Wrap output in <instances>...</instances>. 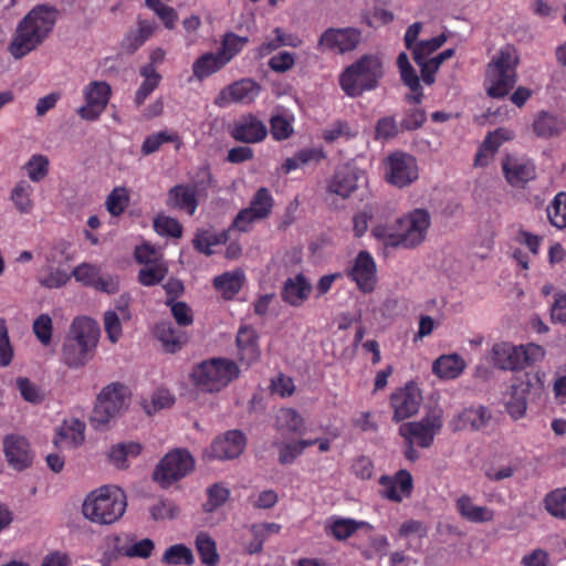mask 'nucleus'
Returning a JSON list of instances; mask_svg holds the SVG:
<instances>
[{
	"instance_id": "f257e3e1",
	"label": "nucleus",
	"mask_w": 566,
	"mask_h": 566,
	"mask_svg": "<svg viewBox=\"0 0 566 566\" xmlns=\"http://www.w3.org/2000/svg\"><path fill=\"white\" fill-rule=\"evenodd\" d=\"M57 19V10L48 4L34 7L17 25L9 52L21 59L35 50L52 32Z\"/></svg>"
},
{
	"instance_id": "f03ea898",
	"label": "nucleus",
	"mask_w": 566,
	"mask_h": 566,
	"mask_svg": "<svg viewBox=\"0 0 566 566\" xmlns=\"http://www.w3.org/2000/svg\"><path fill=\"white\" fill-rule=\"evenodd\" d=\"M126 506V495L120 488L103 485L86 494L81 512L92 524L106 526L119 521Z\"/></svg>"
},
{
	"instance_id": "7ed1b4c3",
	"label": "nucleus",
	"mask_w": 566,
	"mask_h": 566,
	"mask_svg": "<svg viewBox=\"0 0 566 566\" xmlns=\"http://www.w3.org/2000/svg\"><path fill=\"white\" fill-rule=\"evenodd\" d=\"M240 376L238 364L226 357H212L192 366L189 380L199 394L217 395Z\"/></svg>"
},
{
	"instance_id": "20e7f679",
	"label": "nucleus",
	"mask_w": 566,
	"mask_h": 566,
	"mask_svg": "<svg viewBox=\"0 0 566 566\" xmlns=\"http://www.w3.org/2000/svg\"><path fill=\"white\" fill-rule=\"evenodd\" d=\"M518 54L514 46L505 45L495 54L486 67L485 91L489 96L501 98L509 94L516 82Z\"/></svg>"
},
{
	"instance_id": "39448f33",
	"label": "nucleus",
	"mask_w": 566,
	"mask_h": 566,
	"mask_svg": "<svg viewBox=\"0 0 566 566\" xmlns=\"http://www.w3.org/2000/svg\"><path fill=\"white\" fill-rule=\"evenodd\" d=\"M491 363L501 370L521 371L542 363L546 350L536 343L515 345L509 342L495 343L491 348Z\"/></svg>"
},
{
	"instance_id": "423d86ee",
	"label": "nucleus",
	"mask_w": 566,
	"mask_h": 566,
	"mask_svg": "<svg viewBox=\"0 0 566 566\" xmlns=\"http://www.w3.org/2000/svg\"><path fill=\"white\" fill-rule=\"evenodd\" d=\"M384 75L382 62L377 55H364L339 75V85L349 97L360 96L377 87Z\"/></svg>"
},
{
	"instance_id": "0eeeda50",
	"label": "nucleus",
	"mask_w": 566,
	"mask_h": 566,
	"mask_svg": "<svg viewBox=\"0 0 566 566\" xmlns=\"http://www.w3.org/2000/svg\"><path fill=\"white\" fill-rule=\"evenodd\" d=\"M130 397L129 388L122 382H112L105 386L97 396L91 417L92 424L96 429L108 424L128 408Z\"/></svg>"
},
{
	"instance_id": "6e6552de",
	"label": "nucleus",
	"mask_w": 566,
	"mask_h": 566,
	"mask_svg": "<svg viewBox=\"0 0 566 566\" xmlns=\"http://www.w3.org/2000/svg\"><path fill=\"white\" fill-rule=\"evenodd\" d=\"M193 469L192 455L186 449H175L158 462L153 478L161 488H168L188 475Z\"/></svg>"
},
{
	"instance_id": "1a4fd4ad",
	"label": "nucleus",
	"mask_w": 566,
	"mask_h": 566,
	"mask_svg": "<svg viewBox=\"0 0 566 566\" xmlns=\"http://www.w3.org/2000/svg\"><path fill=\"white\" fill-rule=\"evenodd\" d=\"M384 179L396 188L412 185L419 178V166L416 157L403 151H394L382 161Z\"/></svg>"
},
{
	"instance_id": "9d476101",
	"label": "nucleus",
	"mask_w": 566,
	"mask_h": 566,
	"mask_svg": "<svg viewBox=\"0 0 566 566\" xmlns=\"http://www.w3.org/2000/svg\"><path fill=\"white\" fill-rule=\"evenodd\" d=\"M443 427V413L440 409L428 412L418 421L403 423L399 427V434L408 443H416L421 448L432 444L434 437L440 433Z\"/></svg>"
},
{
	"instance_id": "9b49d317",
	"label": "nucleus",
	"mask_w": 566,
	"mask_h": 566,
	"mask_svg": "<svg viewBox=\"0 0 566 566\" xmlns=\"http://www.w3.org/2000/svg\"><path fill=\"white\" fill-rule=\"evenodd\" d=\"M274 206V198L270 190L261 187L251 198L249 206L239 211L232 227L241 232H247L252 224L270 217Z\"/></svg>"
},
{
	"instance_id": "f8f14e48",
	"label": "nucleus",
	"mask_w": 566,
	"mask_h": 566,
	"mask_svg": "<svg viewBox=\"0 0 566 566\" xmlns=\"http://www.w3.org/2000/svg\"><path fill=\"white\" fill-rule=\"evenodd\" d=\"M430 224V214L424 209H413L398 218L402 248L413 249L420 245L426 240Z\"/></svg>"
},
{
	"instance_id": "ddd939ff",
	"label": "nucleus",
	"mask_w": 566,
	"mask_h": 566,
	"mask_svg": "<svg viewBox=\"0 0 566 566\" xmlns=\"http://www.w3.org/2000/svg\"><path fill=\"white\" fill-rule=\"evenodd\" d=\"M112 95V88L105 81H92L83 87L85 104L77 109L82 119L96 120L105 111Z\"/></svg>"
},
{
	"instance_id": "4468645a",
	"label": "nucleus",
	"mask_w": 566,
	"mask_h": 566,
	"mask_svg": "<svg viewBox=\"0 0 566 566\" xmlns=\"http://www.w3.org/2000/svg\"><path fill=\"white\" fill-rule=\"evenodd\" d=\"M361 41V31L357 28H329L318 40L321 51L345 54L354 51Z\"/></svg>"
},
{
	"instance_id": "2eb2a0df",
	"label": "nucleus",
	"mask_w": 566,
	"mask_h": 566,
	"mask_svg": "<svg viewBox=\"0 0 566 566\" xmlns=\"http://www.w3.org/2000/svg\"><path fill=\"white\" fill-rule=\"evenodd\" d=\"M261 86L252 78H242L222 88L214 98V105L227 107L231 104L248 105L260 95Z\"/></svg>"
},
{
	"instance_id": "dca6fc26",
	"label": "nucleus",
	"mask_w": 566,
	"mask_h": 566,
	"mask_svg": "<svg viewBox=\"0 0 566 566\" xmlns=\"http://www.w3.org/2000/svg\"><path fill=\"white\" fill-rule=\"evenodd\" d=\"M346 273L355 282L359 291L370 293L375 290L377 284V266L369 252L360 251Z\"/></svg>"
},
{
	"instance_id": "f3484780",
	"label": "nucleus",
	"mask_w": 566,
	"mask_h": 566,
	"mask_svg": "<svg viewBox=\"0 0 566 566\" xmlns=\"http://www.w3.org/2000/svg\"><path fill=\"white\" fill-rule=\"evenodd\" d=\"M533 388V378L530 374L515 377L505 394V409L514 420L525 416L527 409V395Z\"/></svg>"
},
{
	"instance_id": "a211bd4d",
	"label": "nucleus",
	"mask_w": 566,
	"mask_h": 566,
	"mask_svg": "<svg viewBox=\"0 0 566 566\" xmlns=\"http://www.w3.org/2000/svg\"><path fill=\"white\" fill-rule=\"evenodd\" d=\"M74 279L85 286L114 294L118 291L119 281L115 275H101V269L92 263H81L72 271Z\"/></svg>"
},
{
	"instance_id": "6ab92c4d",
	"label": "nucleus",
	"mask_w": 566,
	"mask_h": 566,
	"mask_svg": "<svg viewBox=\"0 0 566 566\" xmlns=\"http://www.w3.org/2000/svg\"><path fill=\"white\" fill-rule=\"evenodd\" d=\"M421 400V394L415 385H406L395 390L390 395V407L394 412L392 420L400 422L417 413Z\"/></svg>"
},
{
	"instance_id": "aec40b11",
	"label": "nucleus",
	"mask_w": 566,
	"mask_h": 566,
	"mask_svg": "<svg viewBox=\"0 0 566 566\" xmlns=\"http://www.w3.org/2000/svg\"><path fill=\"white\" fill-rule=\"evenodd\" d=\"M245 448V438L241 431L230 430L217 437L203 452L207 459L228 460L239 457Z\"/></svg>"
},
{
	"instance_id": "412c9836",
	"label": "nucleus",
	"mask_w": 566,
	"mask_h": 566,
	"mask_svg": "<svg viewBox=\"0 0 566 566\" xmlns=\"http://www.w3.org/2000/svg\"><path fill=\"white\" fill-rule=\"evenodd\" d=\"M505 180L514 188H523L536 177V167L525 157L506 156L502 163Z\"/></svg>"
},
{
	"instance_id": "4be33fe9",
	"label": "nucleus",
	"mask_w": 566,
	"mask_h": 566,
	"mask_svg": "<svg viewBox=\"0 0 566 566\" xmlns=\"http://www.w3.org/2000/svg\"><path fill=\"white\" fill-rule=\"evenodd\" d=\"M379 485L380 496L396 503L409 497L413 488L412 476L407 470H399L395 475H381Z\"/></svg>"
},
{
	"instance_id": "5701e85b",
	"label": "nucleus",
	"mask_w": 566,
	"mask_h": 566,
	"mask_svg": "<svg viewBox=\"0 0 566 566\" xmlns=\"http://www.w3.org/2000/svg\"><path fill=\"white\" fill-rule=\"evenodd\" d=\"M363 180H365L364 170L355 165L345 164L336 169L328 184V191L342 198H347L357 189Z\"/></svg>"
},
{
	"instance_id": "b1692460",
	"label": "nucleus",
	"mask_w": 566,
	"mask_h": 566,
	"mask_svg": "<svg viewBox=\"0 0 566 566\" xmlns=\"http://www.w3.org/2000/svg\"><path fill=\"white\" fill-rule=\"evenodd\" d=\"M8 463L15 470H24L32 463V452L28 440L20 436H8L3 441Z\"/></svg>"
},
{
	"instance_id": "393cba45",
	"label": "nucleus",
	"mask_w": 566,
	"mask_h": 566,
	"mask_svg": "<svg viewBox=\"0 0 566 566\" xmlns=\"http://www.w3.org/2000/svg\"><path fill=\"white\" fill-rule=\"evenodd\" d=\"M491 419V412L483 406L470 407L455 415L450 421L449 427L453 432L463 430H480L484 428Z\"/></svg>"
},
{
	"instance_id": "a878e982",
	"label": "nucleus",
	"mask_w": 566,
	"mask_h": 566,
	"mask_svg": "<svg viewBox=\"0 0 566 566\" xmlns=\"http://www.w3.org/2000/svg\"><path fill=\"white\" fill-rule=\"evenodd\" d=\"M514 132L506 128L500 127L494 132L489 133L482 145L480 146L475 158L474 166L475 167H485L490 164L493 156L496 154L499 148L506 142H510L514 138Z\"/></svg>"
},
{
	"instance_id": "bb28decb",
	"label": "nucleus",
	"mask_w": 566,
	"mask_h": 566,
	"mask_svg": "<svg viewBox=\"0 0 566 566\" xmlns=\"http://www.w3.org/2000/svg\"><path fill=\"white\" fill-rule=\"evenodd\" d=\"M268 129L262 120L253 115H247L239 118L231 130L235 140L253 144L263 140L266 137Z\"/></svg>"
},
{
	"instance_id": "cd10ccee",
	"label": "nucleus",
	"mask_w": 566,
	"mask_h": 566,
	"mask_svg": "<svg viewBox=\"0 0 566 566\" xmlns=\"http://www.w3.org/2000/svg\"><path fill=\"white\" fill-rule=\"evenodd\" d=\"M66 337L95 350L99 338V327L94 319L80 316L73 319Z\"/></svg>"
},
{
	"instance_id": "c85d7f7f",
	"label": "nucleus",
	"mask_w": 566,
	"mask_h": 566,
	"mask_svg": "<svg viewBox=\"0 0 566 566\" xmlns=\"http://www.w3.org/2000/svg\"><path fill=\"white\" fill-rule=\"evenodd\" d=\"M281 530V524L274 522L252 524L248 530V537L242 538L243 551L249 555L261 553L264 542L269 537L277 535Z\"/></svg>"
},
{
	"instance_id": "c756f323",
	"label": "nucleus",
	"mask_w": 566,
	"mask_h": 566,
	"mask_svg": "<svg viewBox=\"0 0 566 566\" xmlns=\"http://www.w3.org/2000/svg\"><path fill=\"white\" fill-rule=\"evenodd\" d=\"M371 532L374 526L365 521L333 515L326 520L325 532L337 541H345L357 531Z\"/></svg>"
},
{
	"instance_id": "7c9ffc66",
	"label": "nucleus",
	"mask_w": 566,
	"mask_h": 566,
	"mask_svg": "<svg viewBox=\"0 0 566 566\" xmlns=\"http://www.w3.org/2000/svg\"><path fill=\"white\" fill-rule=\"evenodd\" d=\"M84 440L85 423L77 418H69L56 428L53 441L60 448H75Z\"/></svg>"
},
{
	"instance_id": "2f4dec72",
	"label": "nucleus",
	"mask_w": 566,
	"mask_h": 566,
	"mask_svg": "<svg viewBox=\"0 0 566 566\" xmlns=\"http://www.w3.org/2000/svg\"><path fill=\"white\" fill-rule=\"evenodd\" d=\"M312 292V285L303 274H296L285 280L281 297L291 306H301Z\"/></svg>"
},
{
	"instance_id": "473e14b6",
	"label": "nucleus",
	"mask_w": 566,
	"mask_h": 566,
	"mask_svg": "<svg viewBox=\"0 0 566 566\" xmlns=\"http://www.w3.org/2000/svg\"><path fill=\"white\" fill-rule=\"evenodd\" d=\"M69 245L65 242L57 243L51 253L46 256L48 273L40 277V284L49 289H57L63 286L70 280V275L61 269H54V263H60L57 254H66Z\"/></svg>"
},
{
	"instance_id": "72a5a7b5",
	"label": "nucleus",
	"mask_w": 566,
	"mask_h": 566,
	"mask_svg": "<svg viewBox=\"0 0 566 566\" xmlns=\"http://www.w3.org/2000/svg\"><path fill=\"white\" fill-rule=\"evenodd\" d=\"M166 205L172 209L185 211L189 216L195 214L198 207L196 187L188 185L172 187L168 191Z\"/></svg>"
},
{
	"instance_id": "f704fd0d",
	"label": "nucleus",
	"mask_w": 566,
	"mask_h": 566,
	"mask_svg": "<svg viewBox=\"0 0 566 566\" xmlns=\"http://www.w3.org/2000/svg\"><path fill=\"white\" fill-rule=\"evenodd\" d=\"M258 333L249 326H242L237 335V346L239 358L247 365L259 360L261 352L258 345Z\"/></svg>"
},
{
	"instance_id": "c9c22d12",
	"label": "nucleus",
	"mask_w": 566,
	"mask_h": 566,
	"mask_svg": "<svg viewBox=\"0 0 566 566\" xmlns=\"http://www.w3.org/2000/svg\"><path fill=\"white\" fill-rule=\"evenodd\" d=\"M460 516L471 523H488L493 521L494 511L485 505H476L472 497L463 494L455 501Z\"/></svg>"
},
{
	"instance_id": "e433bc0d",
	"label": "nucleus",
	"mask_w": 566,
	"mask_h": 566,
	"mask_svg": "<svg viewBox=\"0 0 566 566\" xmlns=\"http://www.w3.org/2000/svg\"><path fill=\"white\" fill-rule=\"evenodd\" d=\"M464 359L455 353L441 355L432 364V373L440 379H455L465 369Z\"/></svg>"
},
{
	"instance_id": "4c0bfd02",
	"label": "nucleus",
	"mask_w": 566,
	"mask_h": 566,
	"mask_svg": "<svg viewBox=\"0 0 566 566\" xmlns=\"http://www.w3.org/2000/svg\"><path fill=\"white\" fill-rule=\"evenodd\" d=\"M359 134V128L356 123H352L344 119H336L329 123L321 133V138L332 144L337 140H352Z\"/></svg>"
},
{
	"instance_id": "58836bf2",
	"label": "nucleus",
	"mask_w": 566,
	"mask_h": 566,
	"mask_svg": "<svg viewBox=\"0 0 566 566\" xmlns=\"http://www.w3.org/2000/svg\"><path fill=\"white\" fill-rule=\"evenodd\" d=\"M534 133L542 138H551L566 129V122L548 112H539L533 123Z\"/></svg>"
},
{
	"instance_id": "ea45409f",
	"label": "nucleus",
	"mask_w": 566,
	"mask_h": 566,
	"mask_svg": "<svg viewBox=\"0 0 566 566\" xmlns=\"http://www.w3.org/2000/svg\"><path fill=\"white\" fill-rule=\"evenodd\" d=\"M93 354V349L65 337L62 347V360L69 367L80 368L84 366L92 358Z\"/></svg>"
},
{
	"instance_id": "a19ab883",
	"label": "nucleus",
	"mask_w": 566,
	"mask_h": 566,
	"mask_svg": "<svg viewBox=\"0 0 566 566\" xmlns=\"http://www.w3.org/2000/svg\"><path fill=\"white\" fill-rule=\"evenodd\" d=\"M244 273L242 270L235 269L233 271L224 272L223 274L216 276L213 285L223 297L232 298L242 287L244 282Z\"/></svg>"
},
{
	"instance_id": "79ce46f5",
	"label": "nucleus",
	"mask_w": 566,
	"mask_h": 566,
	"mask_svg": "<svg viewBox=\"0 0 566 566\" xmlns=\"http://www.w3.org/2000/svg\"><path fill=\"white\" fill-rule=\"evenodd\" d=\"M142 452V446L138 442L128 441L113 446L108 451L109 462L118 469H125L128 461L138 457Z\"/></svg>"
},
{
	"instance_id": "37998d69",
	"label": "nucleus",
	"mask_w": 566,
	"mask_h": 566,
	"mask_svg": "<svg viewBox=\"0 0 566 566\" xmlns=\"http://www.w3.org/2000/svg\"><path fill=\"white\" fill-rule=\"evenodd\" d=\"M223 66L226 64L217 52H208L195 60L192 63V74L197 80L202 81L220 71Z\"/></svg>"
},
{
	"instance_id": "c03bdc74",
	"label": "nucleus",
	"mask_w": 566,
	"mask_h": 566,
	"mask_svg": "<svg viewBox=\"0 0 566 566\" xmlns=\"http://www.w3.org/2000/svg\"><path fill=\"white\" fill-rule=\"evenodd\" d=\"M143 76V82L136 91L134 102L137 106H140L146 98L158 87L161 75L156 71L153 65H144L139 70Z\"/></svg>"
},
{
	"instance_id": "a18cd8bd",
	"label": "nucleus",
	"mask_w": 566,
	"mask_h": 566,
	"mask_svg": "<svg viewBox=\"0 0 566 566\" xmlns=\"http://www.w3.org/2000/svg\"><path fill=\"white\" fill-rule=\"evenodd\" d=\"M275 426L282 433H303L304 419L292 408H282L276 412Z\"/></svg>"
},
{
	"instance_id": "49530a36",
	"label": "nucleus",
	"mask_w": 566,
	"mask_h": 566,
	"mask_svg": "<svg viewBox=\"0 0 566 566\" xmlns=\"http://www.w3.org/2000/svg\"><path fill=\"white\" fill-rule=\"evenodd\" d=\"M371 235L385 248H402L399 239L398 219L394 222L378 223L371 229Z\"/></svg>"
},
{
	"instance_id": "de8ad7c7",
	"label": "nucleus",
	"mask_w": 566,
	"mask_h": 566,
	"mask_svg": "<svg viewBox=\"0 0 566 566\" xmlns=\"http://www.w3.org/2000/svg\"><path fill=\"white\" fill-rule=\"evenodd\" d=\"M272 36H266L264 42L256 49V56L262 59L281 46H297V40L291 34L283 32L281 28H275Z\"/></svg>"
},
{
	"instance_id": "09e8293b",
	"label": "nucleus",
	"mask_w": 566,
	"mask_h": 566,
	"mask_svg": "<svg viewBox=\"0 0 566 566\" xmlns=\"http://www.w3.org/2000/svg\"><path fill=\"white\" fill-rule=\"evenodd\" d=\"M33 187L25 180L19 181L12 189L10 199L20 213H30L33 209Z\"/></svg>"
},
{
	"instance_id": "8fccbe9b",
	"label": "nucleus",
	"mask_w": 566,
	"mask_h": 566,
	"mask_svg": "<svg viewBox=\"0 0 566 566\" xmlns=\"http://www.w3.org/2000/svg\"><path fill=\"white\" fill-rule=\"evenodd\" d=\"M155 333L166 352L175 353L180 349L184 344L182 334L175 331L169 322L158 324Z\"/></svg>"
},
{
	"instance_id": "3c124183",
	"label": "nucleus",
	"mask_w": 566,
	"mask_h": 566,
	"mask_svg": "<svg viewBox=\"0 0 566 566\" xmlns=\"http://www.w3.org/2000/svg\"><path fill=\"white\" fill-rule=\"evenodd\" d=\"M175 403V396L164 388H158L148 398L143 399L142 407L147 415H154Z\"/></svg>"
},
{
	"instance_id": "603ef678",
	"label": "nucleus",
	"mask_w": 566,
	"mask_h": 566,
	"mask_svg": "<svg viewBox=\"0 0 566 566\" xmlns=\"http://www.w3.org/2000/svg\"><path fill=\"white\" fill-rule=\"evenodd\" d=\"M248 38L239 36L234 33H227L221 40L217 53L227 65L248 43Z\"/></svg>"
},
{
	"instance_id": "864d4df0",
	"label": "nucleus",
	"mask_w": 566,
	"mask_h": 566,
	"mask_svg": "<svg viewBox=\"0 0 566 566\" xmlns=\"http://www.w3.org/2000/svg\"><path fill=\"white\" fill-rule=\"evenodd\" d=\"M196 548L200 555L201 562L208 566H214L219 562L216 542L205 532H200L196 537Z\"/></svg>"
},
{
	"instance_id": "5fc2aeb1",
	"label": "nucleus",
	"mask_w": 566,
	"mask_h": 566,
	"mask_svg": "<svg viewBox=\"0 0 566 566\" xmlns=\"http://www.w3.org/2000/svg\"><path fill=\"white\" fill-rule=\"evenodd\" d=\"M547 217L552 226L566 228V193L558 192L551 205L547 207Z\"/></svg>"
},
{
	"instance_id": "6e6d98bb",
	"label": "nucleus",
	"mask_w": 566,
	"mask_h": 566,
	"mask_svg": "<svg viewBox=\"0 0 566 566\" xmlns=\"http://www.w3.org/2000/svg\"><path fill=\"white\" fill-rule=\"evenodd\" d=\"M49 158L41 154H35L24 165V170L29 179L33 182L43 180L49 174Z\"/></svg>"
},
{
	"instance_id": "4d7b16f0",
	"label": "nucleus",
	"mask_w": 566,
	"mask_h": 566,
	"mask_svg": "<svg viewBox=\"0 0 566 566\" xmlns=\"http://www.w3.org/2000/svg\"><path fill=\"white\" fill-rule=\"evenodd\" d=\"M168 268L165 261L143 265L139 271L138 280L145 286H151L159 283L167 274Z\"/></svg>"
},
{
	"instance_id": "13d9d810",
	"label": "nucleus",
	"mask_w": 566,
	"mask_h": 566,
	"mask_svg": "<svg viewBox=\"0 0 566 566\" xmlns=\"http://www.w3.org/2000/svg\"><path fill=\"white\" fill-rule=\"evenodd\" d=\"M545 509L557 518L566 520V488L552 491L545 496Z\"/></svg>"
},
{
	"instance_id": "bf43d9fd",
	"label": "nucleus",
	"mask_w": 566,
	"mask_h": 566,
	"mask_svg": "<svg viewBox=\"0 0 566 566\" xmlns=\"http://www.w3.org/2000/svg\"><path fill=\"white\" fill-rule=\"evenodd\" d=\"M175 143L178 142L180 144V139L176 133H171L168 130H161L155 134H151L145 138L143 142L140 151L144 156H148L155 151H157L160 146L165 143Z\"/></svg>"
},
{
	"instance_id": "052dcab7",
	"label": "nucleus",
	"mask_w": 566,
	"mask_h": 566,
	"mask_svg": "<svg viewBox=\"0 0 566 566\" xmlns=\"http://www.w3.org/2000/svg\"><path fill=\"white\" fill-rule=\"evenodd\" d=\"M163 562L168 565H192L195 558L189 547L182 544H176L166 549Z\"/></svg>"
},
{
	"instance_id": "680f3d73",
	"label": "nucleus",
	"mask_w": 566,
	"mask_h": 566,
	"mask_svg": "<svg viewBox=\"0 0 566 566\" xmlns=\"http://www.w3.org/2000/svg\"><path fill=\"white\" fill-rule=\"evenodd\" d=\"M207 495L208 499L203 507L207 512H213L228 501L230 490L223 483H216L208 488Z\"/></svg>"
},
{
	"instance_id": "e2e57ef3",
	"label": "nucleus",
	"mask_w": 566,
	"mask_h": 566,
	"mask_svg": "<svg viewBox=\"0 0 566 566\" xmlns=\"http://www.w3.org/2000/svg\"><path fill=\"white\" fill-rule=\"evenodd\" d=\"M154 229L159 235H167L171 238H179L182 232L181 224L177 219L158 214L154 220Z\"/></svg>"
},
{
	"instance_id": "0e129e2a",
	"label": "nucleus",
	"mask_w": 566,
	"mask_h": 566,
	"mask_svg": "<svg viewBox=\"0 0 566 566\" xmlns=\"http://www.w3.org/2000/svg\"><path fill=\"white\" fill-rule=\"evenodd\" d=\"M447 38L444 35H438L429 40L420 41L413 46L412 57L415 62L428 60V56L436 50L443 45Z\"/></svg>"
},
{
	"instance_id": "69168bd1",
	"label": "nucleus",
	"mask_w": 566,
	"mask_h": 566,
	"mask_svg": "<svg viewBox=\"0 0 566 566\" xmlns=\"http://www.w3.org/2000/svg\"><path fill=\"white\" fill-rule=\"evenodd\" d=\"M145 2L146 6L163 21L167 29L171 30L175 28L178 14L174 8L163 4L160 0H145Z\"/></svg>"
},
{
	"instance_id": "338daca9",
	"label": "nucleus",
	"mask_w": 566,
	"mask_h": 566,
	"mask_svg": "<svg viewBox=\"0 0 566 566\" xmlns=\"http://www.w3.org/2000/svg\"><path fill=\"white\" fill-rule=\"evenodd\" d=\"M293 117L285 115H274L271 118V134L274 139L283 140L289 138L293 133Z\"/></svg>"
},
{
	"instance_id": "774afa93",
	"label": "nucleus",
	"mask_w": 566,
	"mask_h": 566,
	"mask_svg": "<svg viewBox=\"0 0 566 566\" xmlns=\"http://www.w3.org/2000/svg\"><path fill=\"white\" fill-rule=\"evenodd\" d=\"M128 193L125 188H115L106 199V208L113 216H119L128 205Z\"/></svg>"
}]
</instances>
